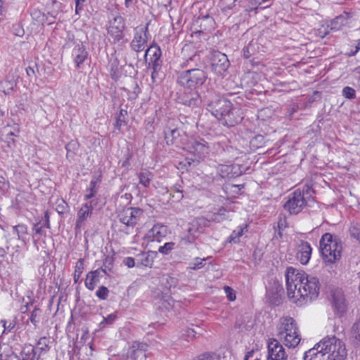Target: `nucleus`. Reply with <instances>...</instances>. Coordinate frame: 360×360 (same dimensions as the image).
<instances>
[{
	"mask_svg": "<svg viewBox=\"0 0 360 360\" xmlns=\"http://www.w3.org/2000/svg\"><path fill=\"white\" fill-rule=\"evenodd\" d=\"M285 277L288 296L295 303L302 305L318 297L320 283L316 277L292 266L287 268Z\"/></svg>",
	"mask_w": 360,
	"mask_h": 360,
	"instance_id": "nucleus-1",
	"label": "nucleus"
},
{
	"mask_svg": "<svg viewBox=\"0 0 360 360\" xmlns=\"http://www.w3.org/2000/svg\"><path fill=\"white\" fill-rule=\"evenodd\" d=\"M277 339L268 344V360H287V354L281 343L289 348L296 347L301 341V335L295 321L290 316L280 318L276 326Z\"/></svg>",
	"mask_w": 360,
	"mask_h": 360,
	"instance_id": "nucleus-2",
	"label": "nucleus"
},
{
	"mask_svg": "<svg viewBox=\"0 0 360 360\" xmlns=\"http://www.w3.org/2000/svg\"><path fill=\"white\" fill-rule=\"evenodd\" d=\"M345 344L335 335L327 336L305 352L304 360H345Z\"/></svg>",
	"mask_w": 360,
	"mask_h": 360,
	"instance_id": "nucleus-3",
	"label": "nucleus"
},
{
	"mask_svg": "<svg viewBox=\"0 0 360 360\" xmlns=\"http://www.w3.org/2000/svg\"><path fill=\"white\" fill-rule=\"evenodd\" d=\"M208 110L227 127L235 126L243 119L240 110L233 107L232 103L225 98H216L211 101L208 104Z\"/></svg>",
	"mask_w": 360,
	"mask_h": 360,
	"instance_id": "nucleus-4",
	"label": "nucleus"
},
{
	"mask_svg": "<svg viewBox=\"0 0 360 360\" xmlns=\"http://www.w3.org/2000/svg\"><path fill=\"white\" fill-rule=\"evenodd\" d=\"M342 244L338 238L326 233L320 240V251L324 262L333 264L341 257Z\"/></svg>",
	"mask_w": 360,
	"mask_h": 360,
	"instance_id": "nucleus-5",
	"label": "nucleus"
},
{
	"mask_svg": "<svg viewBox=\"0 0 360 360\" xmlns=\"http://www.w3.org/2000/svg\"><path fill=\"white\" fill-rule=\"evenodd\" d=\"M312 193L313 191L311 187L307 184L297 188L289 195L288 200L284 205V208L289 211L290 214H298L312 198Z\"/></svg>",
	"mask_w": 360,
	"mask_h": 360,
	"instance_id": "nucleus-6",
	"label": "nucleus"
},
{
	"mask_svg": "<svg viewBox=\"0 0 360 360\" xmlns=\"http://www.w3.org/2000/svg\"><path fill=\"white\" fill-rule=\"evenodd\" d=\"M207 78V73L201 69L193 68L183 72L178 77V83L188 89L202 86Z\"/></svg>",
	"mask_w": 360,
	"mask_h": 360,
	"instance_id": "nucleus-7",
	"label": "nucleus"
},
{
	"mask_svg": "<svg viewBox=\"0 0 360 360\" xmlns=\"http://www.w3.org/2000/svg\"><path fill=\"white\" fill-rule=\"evenodd\" d=\"M125 22L119 13H112L108 25V34L112 38L114 44H122L127 41L124 38Z\"/></svg>",
	"mask_w": 360,
	"mask_h": 360,
	"instance_id": "nucleus-8",
	"label": "nucleus"
},
{
	"mask_svg": "<svg viewBox=\"0 0 360 360\" xmlns=\"http://www.w3.org/2000/svg\"><path fill=\"white\" fill-rule=\"evenodd\" d=\"M143 214V210L131 207L124 208L119 213V221L127 229V230H124L125 233H129V229L134 228Z\"/></svg>",
	"mask_w": 360,
	"mask_h": 360,
	"instance_id": "nucleus-9",
	"label": "nucleus"
},
{
	"mask_svg": "<svg viewBox=\"0 0 360 360\" xmlns=\"http://www.w3.org/2000/svg\"><path fill=\"white\" fill-rule=\"evenodd\" d=\"M211 60L212 70L217 75L223 76L230 66L227 56L220 51L213 52Z\"/></svg>",
	"mask_w": 360,
	"mask_h": 360,
	"instance_id": "nucleus-10",
	"label": "nucleus"
},
{
	"mask_svg": "<svg viewBox=\"0 0 360 360\" xmlns=\"http://www.w3.org/2000/svg\"><path fill=\"white\" fill-rule=\"evenodd\" d=\"M148 27H137L134 30V37L131 42V48L136 52L143 51L148 41Z\"/></svg>",
	"mask_w": 360,
	"mask_h": 360,
	"instance_id": "nucleus-11",
	"label": "nucleus"
},
{
	"mask_svg": "<svg viewBox=\"0 0 360 360\" xmlns=\"http://www.w3.org/2000/svg\"><path fill=\"white\" fill-rule=\"evenodd\" d=\"M186 148L189 153H193L196 158L202 159L208 154L210 146L203 139H194L187 144Z\"/></svg>",
	"mask_w": 360,
	"mask_h": 360,
	"instance_id": "nucleus-12",
	"label": "nucleus"
},
{
	"mask_svg": "<svg viewBox=\"0 0 360 360\" xmlns=\"http://www.w3.org/2000/svg\"><path fill=\"white\" fill-rule=\"evenodd\" d=\"M147 347L148 345L145 343L134 342L128 350L127 360H146Z\"/></svg>",
	"mask_w": 360,
	"mask_h": 360,
	"instance_id": "nucleus-13",
	"label": "nucleus"
},
{
	"mask_svg": "<svg viewBox=\"0 0 360 360\" xmlns=\"http://www.w3.org/2000/svg\"><path fill=\"white\" fill-rule=\"evenodd\" d=\"M333 307L335 313L339 316H343L347 309V303L341 290H336L333 295Z\"/></svg>",
	"mask_w": 360,
	"mask_h": 360,
	"instance_id": "nucleus-14",
	"label": "nucleus"
},
{
	"mask_svg": "<svg viewBox=\"0 0 360 360\" xmlns=\"http://www.w3.org/2000/svg\"><path fill=\"white\" fill-rule=\"evenodd\" d=\"M161 49L157 45H151L146 51L145 58L147 60L148 56H150L149 64L152 65L155 71H158L161 68Z\"/></svg>",
	"mask_w": 360,
	"mask_h": 360,
	"instance_id": "nucleus-15",
	"label": "nucleus"
},
{
	"mask_svg": "<svg viewBox=\"0 0 360 360\" xmlns=\"http://www.w3.org/2000/svg\"><path fill=\"white\" fill-rule=\"evenodd\" d=\"M72 56L76 68L80 69L82 68L84 62L88 58V52L82 44H77L72 49Z\"/></svg>",
	"mask_w": 360,
	"mask_h": 360,
	"instance_id": "nucleus-16",
	"label": "nucleus"
},
{
	"mask_svg": "<svg viewBox=\"0 0 360 360\" xmlns=\"http://www.w3.org/2000/svg\"><path fill=\"white\" fill-rule=\"evenodd\" d=\"M297 259L302 264H307L311 255L312 248L307 241H301L297 248Z\"/></svg>",
	"mask_w": 360,
	"mask_h": 360,
	"instance_id": "nucleus-17",
	"label": "nucleus"
},
{
	"mask_svg": "<svg viewBox=\"0 0 360 360\" xmlns=\"http://www.w3.org/2000/svg\"><path fill=\"white\" fill-rule=\"evenodd\" d=\"M93 201L84 203L82 205L77 212V219L76 221V229H80L84 221L90 217L93 212Z\"/></svg>",
	"mask_w": 360,
	"mask_h": 360,
	"instance_id": "nucleus-18",
	"label": "nucleus"
},
{
	"mask_svg": "<svg viewBox=\"0 0 360 360\" xmlns=\"http://www.w3.org/2000/svg\"><path fill=\"white\" fill-rule=\"evenodd\" d=\"M258 4H255L253 0H233L231 4H229L224 8V10L239 11L240 8H243L245 11H250L257 8Z\"/></svg>",
	"mask_w": 360,
	"mask_h": 360,
	"instance_id": "nucleus-19",
	"label": "nucleus"
},
{
	"mask_svg": "<svg viewBox=\"0 0 360 360\" xmlns=\"http://www.w3.org/2000/svg\"><path fill=\"white\" fill-rule=\"evenodd\" d=\"M167 234V226L161 224H155L153 228L148 231L146 234V238L150 241L160 242Z\"/></svg>",
	"mask_w": 360,
	"mask_h": 360,
	"instance_id": "nucleus-20",
	"label": "nucleus"
},
{
	"mask_svg": "<svg viewBox=\"0 0 360 360\" xmlns=\"http://www.w3.org/2000/svg\"><path fill=\"white\" fill-rule=\"evenodd\" d=\"M174 120H169L164 129L165 139L167 144H173L174 140L179 136V132L173 124Z\"/></svg>",
	"mask_w": 360,
	"mask_h": 360,
	"instance_id": "nucleus-21",
	"label": "nucleus"
},
{
	"mask_svg": "<svg viewBox=\"0 0 360 360\" xmlns=\"http://www.w3.org/2000/svg\"><path fill=\"white\" fill-rule=\"evenodd\" d=\"M254 326V321L249 315L243 316L237 319L235 327L238 328L240 332L249 331Z\"/></svg>",
	"mask_w": 360,
	"mask_h": 360,
	"instance_id": "nucleus-22",
	"label": "nucleus"
},
{
	"mask_svg": "<svg viewBox=\"0 0 360 360\" xmlns=\"http://www.w3.org/2000/svg\"><path fill=\"white\" fill-rule=\"evenodd\" d=\"M101 269L90 271L87 274L85 280V286L89 290H94L97 283L99 282V276Z\"/></svg>",
	"mask_w": 360,
	"mask_h": 360,
	"instance_id": "nucleus-23",
	"label": "nucleus"
},
{
	"mask_svg": "<svg viewBox=\"0 0 360 360\" xmlns=\"http://www.w3.org/2000/svg\"><path fill=\"white\" fill-rule=\"evenodd\" d=\"M248 224H243L238 226L235 230L233 231L231 234L228 238L229 243H237L240 240V238L248 231Z\"/></svg>",
	"mask_w": 360,
	"mask_h": 360,
	"instance_id": "nucleus-24",
	"label": "nucleus"
},
{
	"mask_svg": "<svg viewBox=\"0 0 360 360\" xmlns=\"http://www.w3.org/2000/svg\"><path fill=\"white\" fill-rule=\"evenodd\" d=\"M201 103V98L200 95L197 92L191 93L183 101V103L185 105L189 107L198 106Z\"/></svg>",
	"mask_w": 360,
	"mask_h": 360,
	"instance_id": "nucleus-25",
	"label": "nucleus"
},
{
	"mask_svg": "<svg viewBox=\"0 0 360 360\" xmlns=\"http://www.w3.org/2000/svg\"><path fill=\"white\" fill-rule=\"evenodd\" d=\"M347 20H348V14L347 13L340 15L336 17L331 22V29L335 30H340L342 26L347 24Z\"/></svg>",
	"mask_w": 360,
	"mask_h": 360,
	"instance_id": "nucleus-26",
	"label": "nucleus"
},
{
	"mask_svg": "<svg viewBox=\"0 0 360 360\" xmlns=\"http://www.w3.org/2000/svg\"><path fill=\"white\" fill-rule=\"evenodd\" d=\"M153 176L152 173L148 171L140 172L138 174L139 182L143 187L148 188L153 180Z\"/></svg>",
	"mask_w": 360,
	"mask_h": 360,
	"instance_id": "nucleus-27",
	"label": "nucleus"
},
{
	"mask_svg": "<svg viewBox=\"0 0 360 360\" xmlns=\"http://www.w3.org/2000/svg\"><path fill=\"white\" fill-rule=\"evenodd\" d=\"M14 233L18 236V240L25 243L26 236L28 234L27 226L25 224H18L13 226Z\"/></svg>",
	"mask_w": 360,
	"mask_h": 360,
	"instance_id": "nucleus-28",
	"label": "nucleus"
},
{
	"mask_svg": "<svg viewBox=\"0 0 360 360\" xmlns=\"http://www.w3.org/2000/svg\"><path fill=\"white\" fill-rule=\"evenodd\" d=\"M49 349V340L46 337L41 338L38 342L35 348H31L32 352L36 353L37 350L39 351L40 355L42 352H46Z\"/></svg>",
	"mask_w": 360,
	"mask_h": 360,
	"instance_id": "nucleus-29",
	"label": "nucleus"
},
{
	"mask_svg": "<svg viewBox=\"0 0 360 360\" xmlns=\"http://www.w3.org/2000/svg\"><path fill=\"white\" fill-rule=\"evenodd\" d=\"M175 301L171 297L170 295H164L159 302L160 307L164 308L166 310H170L175 306Z\"/></svg>",
	"mask_w": 360,
	"mask_h": 360,
	"instance_id": "nucleus-30",
	"label": "nucleus"
},
{
	"mask_svg": "<svg viewBox=\"0 0 360 360\" xmlns=\"http://www.w3.org/2000/svg\"><path fill=\"white\" fill-rule=\"evenodd\" d=\"M349 231L350 237L360 243V224L358 222L352 223Z\"/></svg>",
	"mask_w": 360,
	"mask_h": 360,
	"instance_id": "nucleus-31",
	"label": "nucleus"
},
{
	"mask_svg": "<svg viewBox=\"0 0 360 360\" xmlns=\"http://www.w3.org/2000/svg\"><path fill=\"white\" fill-rule=\"evenodd\" d=\"M84 262L82 259H79L75 265V272H74V281L75 283H77L83 271H84Z\"/></svg>",
	"mask_w": 360,
	"mask_h": 360,
	"instance_id": "nucleus-32",
	"label": "nucleus"
},
{
	"mask_svg": "<svg viewBox=\"0 0 360 360\" xmlns=\"http://www.w3.org/2000/svg\"><path fill=\"white\" fill-rule=\"evenodd\" d=\"M205 259H201L199 257H196L189 264V266L187 267V269L191 270H198L204 267Z\"/></svg>",
	"mask_w": 360,
	"mask_h": 360,
	"instance_id": "nucleus-33",
	"label": "nucleus"
},
{
	"mask_svg": "<svg viewBox=\"0 0 360 360\" xmlns=\"http://www.w3.org/2000/svg\"><path fill=\"white\" fill-rule=\"evenodd\" d=\"M197 333V331L194 329L188 328L182 331L181 338V339L189 342L195 338Z\"/></svg>",
	"mask_w": 360,
	"mask_h": 360,
	"instance_id": "nucleus-34",
	"label": "nucleus"
},
{
	"mask_svg": "<svg viewBox=\"0 0 360 360\" xmlns=\"http://www.w3.org/2000/svg\"><path fill=\"white\" fill-rule=\"evenodd\" d=\"M41 222H42L41 221H39V222L34 224L33 227H32V231H33L32 237H33V240H34V243H36L35 238L38 235L45 234V233L44 231V228H45V226H44L41 224Z\"/></svg>",
	"mask_w": 360,
	"mask_h": 360,
	"instance_id": "nucleus-35",
	"label": "nucleus"
},
{
	"mask_svg": "<svg viewBox=\"0 0 360 360\" xmlns=\"http://www.w3.org/2000/svg\"><path fill=\"white\" fill-rule=\"evenodd\" d=\"M175 243L173 242L165 243L164 245L158 248V252L162 255H168L174 248Z\"/></svg>",
	"mask_w": 360,
	"mask_h": 360,
	"instance_id": "nucleus-36",
	"label": "nucleus"
},
{
	"mask_svg": "<svg viewBox=\"0 0 360 360\" xmlns=\"http://www.w3.org/2000/svg\"><path fill=\"white\" fill-rule=\"evenodd\" d=\"M96 183H97L96 181H94V180L91 181L90 184H89V189L86 190V193L84 195V200H89L95 195V194L96 193Z\"/></svg>",
	"mask_w": 360,
	"mask_h": 360,
	"instance_id": "nucleus-37",
	"label": "nucleus"
},
{
	"mask_svg": "<svg viewBox=\"0 0 360 360\" xmlns=\"http://www.w3.org/2000/svg\"><path fill=\"white\" fill-rule=\"evenodd\" d=\"M113 259L110 257H107L103 263V267H101V271L103 272L105 274L108 275V271H111V269L112 266Z\"/></svg>",
	"mask_w": 360,
	"mask_h": 360,
	"instance_id": "nucleus-38",
	"label": "nucleus"
},
{
	"mask_svg": "<svg viewBox=\"0 0 360 360\" xmlns=\"http://www.w3.org/2000/svg\"><path fill=\"white\" fill-rule=\"evenodd\" d=\"M31 16L34 20L37 23H43L45 20L44 14L39 10H33L31 13Z\"/></svg>",
	"mask_w": 360,
	"mask_h": 360,
	"instance_id": "nucleus-39",
	"label": "nucleus"
},
{
	"mask_svg": "<svg viewBox=\"0 0 360 360\" xmlns=\"http://www.w3.org/2000/svg\"><path fill=\"white\" fill-rule=\"evenodd\" d=\"M214 23V19L212 18L209 17V16H205L202 19L200 25H201V26L205 27V30H210L211 29L213 28Z\"/></svg>",
	"mask_w": 360,
	"mask_h": 360,
	"instance_id": "nucleus-40",
	"label": "nucleus"
},
{
	"mask_svg": "<svg viewBox=\"0 0 360 360\" xmlns=\"http://www.w3.org/2000/svg\"><path fill=\"white\" fill-rule=\"evenodd\" d=\"M10 352L11 349L8 348V345L0 343V360H7Z\"/></svg>",
	"mask_w": 360,
	"mask_h": 360,
	"instance_id": "nucleus-41",
	"label": "nucleus"
},
{
	"mask_svg": "<svg viewBox=\"0 0 360 360\" xmlns=\"http://www.w3.org/2000/svg\"><path fill=\"white\" fill-rule=\"evenodd\" d=\"M40 314L41 310L37 307H35L32 311L30 320L35 326H37V323L39 322Z\"/></svg>",
	"mask_w": 360,
	"mask_h": 360,
	"instance_id": "nucleus-42",
	"label": "nucleus"
},
{
	"mask_svg": "<svg viewBox=\"0 0 360 360\" xmlns=\"http://www.w3.org/2000/svg\"><path fill=\"white\" fill-rule=\"evenodd\" d=\"M109 290L105 286H101L98 288L96 292V295L101 300H105L108 296Z\"/></svg>",
	"mask_w": 360,
	"mask_h": 360,
	"instance_id": "nucleus-43",
	"label": "nucleus"
},
{
	"mask_svg": "<svg viewBox=\"0 0 360 360\" xmlns=\"http://www.w3.org/2000/svg\"><path fill=\"white\" fill-rule=\"evenodd\" d=\"M116 319V315L114 314H109L107 317L103 318V321L100 323V327L104 328L105 325L112 324Z\"/></svg>",
	"mask_w": 360,
	"mask_h": 360,
	"instance_id": "nucleus-44",
	"label": "nucleus"
},
{
	"mask_svg": "<svg viewBox=\"0 0 360 360\" xmlns=\"http://www.w3.org/2000/svg\"><path fill=\"white\" fill-rule=\"evenodd\" d=\"M244 360H260V354L257 350H251L245 354Z\"/></svg>",
	"mask_w": 360,
	"mask_h": 360,
	"instance_id": "nucleus-45",
	"label": "nucleus"
},
{
	"mask_svg": "<svg viewBox=\"0 0 360 360\" xmlns=\"http://www.w3.org/2000/svg\"><path fill=\"white\" fill-rule=\"evenodd\" d=\"M342 94L347 98H354L355 97V90L349 86H346L342 89Z\"/></svg>",
	"mask_w": 360,
	"mask_h": 360,
	"instance_id": "nucleus-46",
	"label": "nucleus"
},
{
	"mask_svg": "<svg viewBox=\"0 0 360 360\" xmlns=\"http://www.w3.org/2000/svg\"><path fill=\"white\" fill-rule=\"evenodd\" d=\"M153 260L149 254H143L141 259V264L145 266H151L153 265Z\"/></svg>",
	"mask_w": 360,
	"mask_h": 360,
	"instance_id": "nucleus-47",
	"label": "nucleus"
},
{
	"mask_svg": "<svg viewBox=\"0 0 360 360\" xmlns=\"http://www.w3.org/2000/svg\"><path fill=\"white\" fill-rule=\"evenodd\" d=\"M224 290L229 301H234L236 300V293L231 287L224 286Z\"/></svg>",
	"mask_w": 360,
	"mask_h": 360,
	"instance_id": "nucleus-48",
	"label": "nucleus"
},
{
	"mask_svg": "<svg viewBox=\"0 0 360 360\" xmlns=\"http://www.w3.org/2000/svg\"><path fill=\"white\" fill-rule=\"evenodd\" d=\"M1 323H3V327L4 328V333L11 332L14 327L15 326V321H12L8 323L6 321H1Z\"/></svg>",
	"mask_w": 360,
	"mask_h": 360,
	"instance_id": "nucleus-49",
	"label": "nucleus"
},
{
	"mask_svg": "<svg viewBox=\"0 0 360 360\" xmlns=\"http://www.w3.org/2000/svg\"><path fill=\"white\" fill-rule=\"evenodd\" d=\"M127 112L123 110H121L120 112V115L118 116V117L117 118V120H116V122H115V127L117 128H120L124 124V120L122 118V117H124V114H126Z\"/></svg>",
	"mask_w": 360,
	"mask_h": 360,
	"instance_id": "nucleus-50",
	"label": "nucleus"
},
{
	"mask_svg": "<svg viewBox=\"0 0 360 360\" xmlns=\"http://www.w3.org/2000/svg\"><path fill=\"white\" fill-rule=\"evenodd\" d=\"M41 221H42L41 224L44 226H45V228H46V229H50L51 228V225H50V215H49V211H46L45 212L44 217V218Z\"/></svg>",
	"mask_w": 360,
	"mask_h": 360,
	"instance_id": "nucleus-51",
	"label": "nucleus"
},
{
	"mask_svg": "<svg viewBox=\"0 0 360 360\" xmlns=\"http://www.w3.org/2000/svg\"><path fill=\"white\" fill-rule=\"evenodd\" d=\"M352 331L356 338L360 340V321L356 322L352 326Z\"/></svg>",
	"mask_w": 360,
	"mask_h": 360,
	"instance_id": "nucleus-52",
	"label": "nucleus"
},
{
	"mask_svg": "<svg viewBox=\"0 0 360 360\" xmlns=\"http://www.w3.org/2000/svg\"><path fill=\"white\" fill-rule=\"evenodd\" d=\"M8 188V183L5 180L4 178H0V194L6 192Z\"/></svg>",
	"mask_w": 360,
	"mask_h": 360,
	"instance_id": "nucleus-53",
	"label": "nucleus"
},
{
	"mask_svg": "<svg viewBox=\"0 0 360 360\" xmlns=\"http://www.w3.org/2000/svg\"><path fill=\"white\" fill-rule=\"evenodd\" d=\"M124 264L129 268L134 267L135 266V262L134 258L128 257L124 259Z\"/></svg>",
	"mask_w": 360,
	"mask_h": 360,
	"instance_id": "nucleus-54",
	"label": "nucleus"
},
{
	"mask_svg": "<svg viewBox=\"0 0 360 360\" xmlns=\"http://www.w3.org/2000/svg\"><path fill=\"white\" fill-rule=\"evenodd\" d=\"M252 49V45L249 44L248 46L243 49V56L245 58H249L252 56V53L250 49Z\"/></svg>",
	"mask_w": 360,
	"mask_h": 360,
	"instance_id": "nucleus-55",
	"label": "nucleus"
},
{
	"mask_svg": "<svg viewBox=\"0 0 360 360\" xmlns=\"http://www.w3.org/2000/svg\"><path fill=\"white\" fill-rule=\"evenodd\" d=\"M193 360H214V359L207 354H204L198 356L196 359Z\"/></svg>",
	"mask_w": 360,
	"mask_h": 360,
	"instance_id": "nucleus-56",
	"label": "nucleus"
},
{
	"mask_svg": "<svg viewBox=\"0 0 360 360\" xmlns=\"http://www.w3.org/2000/svg\"><path fill=\"white\" fill-rule=\"evenodd\" d=\"M76 4V13H78L79 10L82 9L83 4L85 2V0H75Z\"/></svg>",
	"mask_w": 360,
	"mask_h": 360,
	"instance_id": "nucleus-57",
	"label": "nucleus"
},
{
	"mask_svg": "<svg viewBox=\"0 0 360 360\" xmlns=\"http://www.w3.org/2000/svg\"><path fill=\"white\" fill-rule=\"evenodd\" d=\"M26 73L28 77H32L35 76V72L34 68L29 66L26 68Z\"/></svg>",
	"mask_w": 360,
	"mask_h": 360,
	"instance_id": "nucleus-58",
	"label": "nucleus"
},
{
	"mask_svg": "<svg viewBox=\"0 0 360 360\" xmlns=\"http://www.w3.org/2000/svg\"><path fill=\"white\" fill-rule=\"evenodd\" d=\"M75 146V143H73V142H70L69 143H68L65 146V148L67 150V156L69 155V153L70 152V150H72V148H74V146Z\"/></svg>",
	"mask_w": 360,
	"mask_h": 360,
	"instance_id": "nucleus-59",
	"label": "nucleus"
},
{
	"mask_svg": "<svg viewBox=\"0 0 360 360\" xmlns=\"http://www.w3.org/2000/svg\"><path fill=\"white\" fill-rule=\"evenodd\" d=\"M65 202L64 201H61V204H59L57 207V210L59 213H63L65 210Z\"/></svg>",
	"mask_w": 360,
	"mask_h": 360,
	"instance_id": "nucleus-60",
	"label": "nucleus"
},
{
	"mask_svg": "<svg viewBox=\"0 0 360 360\" xmlns=\"http://www.w3.org/2000/svg\"><path fill=\"white\" fill-rule=\"evenodd\" d=\"M139 93H140V88L137 84H135V86L134 88V96H131V98H136Z\"/></svg>",
	"mask_w": 360,
	"mask_h": 360,
	"instance_id": "nucleus-61",
	"label": "nucleus"
},
{
	"mask_svg": "<svg viewBox=\"0 0 360 360\" xmlns=\"http://www.w3.org/2000/svg\"><path fill=\"white\" fill-rule=\"evenodd\" d=\"M5 117V112L0 108V126L4 125V119Z\"/></svg>",
	"mask_w": 360,
	"mask_h": 360,
	"instance_id": "nucleus-62",
	"label": "nucleus"
},
{
	"mask_svg": "<svg viewBox=\"0 0 360 360\" xmlns=\"http://www.w3.org/2000/svg\"><path fill=\"white\" fill-rule=\"evenodd\" d=\"M360 50V39L358 40L357 44L356 45V49L354 52L349 54L350 56H354Z\"/></svg>",
	"mask_w": 360,
	"mask_h": 360,
	"instance_id": "nucleus-63",
	"label": "nucleus"
},
{
	"mask_svg": "<svg viewBox=\"0 0 360 360\" xmlns=\"http://www.w3.org/2000/svg\"><path fill=\"white\" fill-rule=\"evenodd\" d=\"M285 219H283V220L280 219L278 223V226L279 229H283V227H285Z\"/></svg>",
	"mask_w": 360,
	"mask_h": 360,
	"instance_id": "nucleus-64",
	"label": "nucleus"
}]
</instances>
